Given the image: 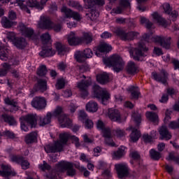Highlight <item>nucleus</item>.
I'll list each match as a JSON object with an SVG mask.
<instances>
[{
  "label": "nucleus",
  "instance_id": "obj_51",
  "mask_svg": "<svg viewBox=\"0 0 179 179\" xmlns=\"http://www.w3.org/2000/svg\"><path fill=\"white\" fill-rule=\"evenodd\" d=\"M105 138V143L108 145V146L114 147L115 146V143L113 141V138H111V131H110L109 136H103Z\"/></svg>",
  "mask_w": 179,
  "mask_h": 179
},
{
  "label": "nucleus",
  "instance_id": "obj_48",
  "mask_svg": "<svg viewBox=\"0 0 179 179\" xmlns=\"http://www.w3.org/2000/svg\"><path fill=\"white\" fill-rule=\"evenodd\" d=\"M75 59H76L77 62H85V53L83 52L77 51L74 55Z\"/></svg>",
  "mask_w": 179,
  "mask_h": 179
},
{
  "label": "nucleus",
  "instance_id": "obj_33",
  "mask_svg": "<svg viewBox=\"0 0 179 179\" xmlns=\"http://www.w3.org/2000/svg\"><path fill=\"white\" fill-rule=\"evenodd\" d=\"M55 45L59 55H64L65 52H68V51H69V48L62 43L57 42Z\"/></svg>",
  "mask_w": 179,
  "mask_h": 179
},
{
  "label": "nucleus",
  "instance_id": "obj_21",
  "mask_svg": "<svg viewBox=\"0 0 179 179\" xmlns=\"http://www.w3.org/2000/svg\"><path fill=\"white\" fill-rule=\"evenodd\" d=\"M130 6L129 0H121L120 6H117L116 8H113L111 11V13H116L117 15H120L122 13V10L124 8Z\"/></svg>",
  "mask_w": 179,
  "mask_h": 179
},
{
  "label": "nucleus",
  "instance_id": "obj_15",
  "mask_svg": "<svg viewBox=\"0 0 179 179\" xmlns=\"http://www.w3.org/2000/svg\"><path fill=\"white\" fill-rule=\"evenodd\" d=\"M18 29L22 36L28 37V38H31V40H34V30H33V29L27 27L22 23L19 24Z\"/></svg>",
  "mask_w": 179,
  "mask_h": 179
},
{
  "label": "nucleus",
  "instance_id": "obj_14",
  "mask_svg": "<svg viewBox=\"0 0 179 179\" xmlns=\"http://www.w3.org/2000/svg\"><path fill=\"white\" fill-rule=\"evenodd\" d=\"M153 79L157 82H161L163 85L167 84V80H169V73L166 71V70H161L160 73H157L156 72H153L152 73Z\"/></svg>",
  "mask_w": 179,
  "mask_h": 179
},
{
  "label": "nucleus",
  "instance_id": "obj_61",
  "mask_svg": "<svg viewBox=\"0 0 179 179\" xmlns=\"http://www.w3.org/2000/svg\"><path fill=\"white\" fill-rule=\"evenodd\" d=\"M65 86V81H64V80L60 79L57 80V83L56 84V89H57V90H61V89H64Z\"/></svg>",
  "mask_w": 179,
  "mask_h": 179
},
{
  "label": "nucleus",
  "instance_id": "obj_34",
  "mask_svg": "<svg viewBox=\"0 0 179 179\" xmlns=\"http://www.w3.org/2000/svg\"><path fill=\"white\" fill-rule=\"evenodd\" d=\"M37 141V132L32 131L25 136V142L27 145H30L31 143H34V142Z\"/></svg>",
  "mask_w": 179,
  "mask_h": 179
},
{
  "label": "nucleus",
  "instance_id": "obj_5",
  "mask_svg": "<svg viewBox=\"0 0 179 179\" xmlns=\"http://www.w3.org/2000/svg\"><path fill=\"white\" fill-rule=\"evenodd\" d=\"M92 94L103 106H107L108 100H110V93L106 88H101L100 86L94 85L92 87Z\"/></svg>",
  "mask_w": 179,
  "mask_h": 179
},
{
  "label": "nucleus",
  "instance_id": "obj_17",
  "mask_svg": "<svg viewBox=\"0 0 179 179\" xmlns=\"http://www.w3.org/2000/svg\"><path fill=\"white\" fill-rule=\"evenodd\" d=\"M108 117L110 121H113L114 122H121V113L117 109H109Z\"/></svg>",
  "mask_w": 179,
  "mask_h": 179
},
{
  "label": "nucleus",
  "instance_id": "obj_35",
  "mask_svg": "<svg viewBox=\"0 0 179 179\" xmlns=\"http://www.w3.org/2000/svg\"><path fill=\"white\" fill-rule=\"evenodd\" d=\"M145 117L148 120L151 121V122H153V124H157L159 122V115L155 112H147Z\"/></svg>",
  "mask_w": 179,
  "mask_h": 179
},
{
  "label": "nucleus",
  "instance_id": "obj_31",
  "mask_svg": "<svg viewBox=\"0 0 179 179\" xmlns=\"http://www.w3.org/2000/svg\"><path fill=\"white\" fill-rule=\"evenodd\" d=\"M13 43L14 45L20 50H23V48H25L27 45V42H26V39H24V38H17Z\"/></svg>",
  "mask_w": 179,
  "mask_h": 179
},
{
  "label": "nucleus",
  "instance_id": "obj_37",
  "mask_svg": "<svg viewBox=\"0 0 179 179\" xmlns=\"http://www.w3.org/2000/svg\"><path fill=\"white\" fill-rule=\"evenodd\" d=\"M152 17L153 20L161 26H167V21L164 20V18L162 17L157 12H155L152 14Z\"/></svg>",
  "mask_w": 179,
  "mask_h": 179
},
{
  "label": "nucleus",
  "instance_id": "obj_19",
  "mask_svg": "<svg viewBox=\"0 0 179 179\" xmlns=\"http://www.w3.org/2000/svg\"><path fill=\"white\" fill-rule=\"evenodd\" d=\"M51 118H52V113L48 112L45 117H38V124L40 127H45L51 122Z\"/></svg>",
  "mask_w": 179,
  "mask_h": 179
},
{
  "label": "nucleus",
  "instance_id": "obj_58",
  "mask_svg": "<svg viewBox=\"0 0 179 179\" xmlns=\"http://www.w3.org/2000/svg\"><path fill=\"white\" fill-rule=\"evenodd\" d=\"M81 38H83V43H86V44H90V43H92V41H93L92 36L89 34H85L84 36L81 37Z\"/></svg>",
  "mask_w": 179,
  "mask_h": 179
},
{
  "label": "nucleus",
  "instance_id": "obj_32",
  "mask_svg": "<svg viewBox=\"0 0 179 179\" xmlns=\"http://www.w3.org/2000/svg\"><path fill=\"white\" fill-rule=\"evenodd\" d=\"M55 55V51L52 50L51 46L43 47L42 51L39 53L41 57H52Z\"/></svg>",
  "mask_w": 179,
  "mask_h": 179
},
{
  "label": "nucleus",
  "instance_id": "obj_26",
  "mask_svg": "<svg viewBox=\"0 0 179 179\" xmlns=\"http://www.w3.org/2000/svg\"><path fill=\"white\" fill-rule=\"evenodd\" d=\"M164 10L166 15H170L171 17H173V20H176L177 18V16H178V13H177V11L174 10L172 11L171 7H170V4L169 3H165L163 5Z\"/></svg>",
  "mask_w": 179,
  "mask_h": 179
},
{
  "label": "nucleus",
  "instance_id": "obj_10",
  "mask_svg": "<svg viewBox=\"0 0 179 179\" xmlns=\"http://www.w3.org/2000/svg\"><path fill=\"white\" fill-rule=\"evenodd\" d=\"M115 34L123 41H131L139 36V32L130 31L127 33L122 29L117 28L115 30Z\"/></svg>",
  "mask_w": 179,
  "mask_h": 179
},
{
  "label": "nucleus",
  "instance_id": "obj_27",
  "mask_svg": "<svg viewBox=\"0 0 179 179\" xmlns=\"http://www.w3.org/2000/svg\"><path fill=\"white\" fill-rule=\"evenodd\" d=\"M85 109L89 113H97V110H99V104L94 101H90L86 104Z\"/></svg>",
  "mask_w": 179,
  "mask_h": 179
},
{
  "label": "nucleus",
  "instance_id": "obj_40",
  "mask_svg": "<svg viewBox=\"0 0 179 179\" xmlns=\"http://www.w3.org/2000/svg\"><path fill=\"white\" fill-rule=\"evenodd\" d=\"M127 90L131 93V99L139 98V94H141V92H139V87L131 85L127 89Z\"/></svg>",
  "mask_w": 179,
  "mask_h": 179
},
{
  "label": "nucleus",
  "instance_id": "obj_39",
  "mask_svg": "<svg viewBox=\"0 0 179 179\" xmlns=\"http://www.w3.org/2000/svg\"><path fill=\"white\" fill-rule=\"evenodd\" d=\"M61 12L62 13H64L65 17L63 18H61L60 21L64 22L65 20V18L71 19L72 18V15L73 14V10H71V8H68L66 6H63L61 9Z\"/></svg>",
  "mask_w": 179,
  "mask_h": 179
},
{
  "label": "nucleus",
  "instance_id": "obj_53",
  "mask_svg": "<svg viewBox=\"0 0 179 179\" xmlns=\"http://www.w3.org/2000/svg\"><path fill=\"white\" fill-rule=\"evenodd\" d=\"M8 51L3 48H0V59L1 61H8Z\"/></svg>",
  "mask_w": 179,
  "mask_h": 179
},
{
  "label": "nucleus",
  "instance_id": "obj_55",
  "mask_svg": "<svg viewBox=\"0 0 179 179\" xmlns=\"http://www.w3.org/2000/svg\"><path fill=\"white\" fill-rule=\"evenodd\" d=\"M76 167V169H78V170H80V171H81V173H83L84 177H89L90 176V172L89 171H87V169L86 168H85V166H78Z\"/></svg>",
  "mask_w": 179,
  "mask_h": 179
},
{
  "label": "nucleus",
  "instance_id": "obj_4",
  "mask_svg": "<svg viewBox=\"0 0 179 179\" xmlns=\"http://www.w3.org/2000/svg\"><path fill=\"white\" fill-rule=\"evenodd\" d=\"M142 40H143V41H147V43H152V41L158 43L160 44L161 47H163V48H166V50L170 48V45L171 44V38L170 37L166 38L164 36H152V35H149L148 34H145L144 36H143Z\"/></svg>",
  "mask_w": 179,
  "mask_h": 179
},
{
  "label": "nucleus",
  "instance_id": "obj_13",
  "mask_svg": "<svg viewBox=\"0 0 179 179\" xmlns=\"http://www.w3.org/2000/svg\"><path fill=\"white\" fill-rule=\"evenodd\" d=\"M31 105L36 110H44L47 107V101L44 97L35 96L32 99Z\"/></svg>",
  "mask_w": 179,
  "mask_h": 179
},
{
  "label": "nucleus",
  "instance_id": "obj_50",
  "mask_svg": "<svg viewBox=\"0 0 179 179\" xmlns=\"http://www.w3.org/2000/svg\"><path fill=\"white\" fill-rule=\"evenodd\" d=\"M47 72V66H45V65H41L37 70V75H38V76H45Z\"/></svg>",
  "mask_w": 179,
  "mask_h": 179
},
{
  "label": "nucleus",
  "instance_id": "obj_42",
  "mask_svg": "<svg viewBox=\"0 0 179 179\" xmlns=\"http://www.w3.org/2000/svg\"><path fill=\"white\" fill-rule=\"evenodd\" d=\"M1 24L5 29H10L13 26H16V22L10 21L8 17H3L1 19Z\"/></svg>",
  "mask_w": 179,
  "mask_h": 179
},
{
  "label": "nucleus",
  "instance_id": "obj_1",
  "mask_svg": "<svg viewBox=\"0 0 179 179\" xmlns=\"http://www.w3.org/2000/svg\"><path fill=\"white\" fill-rule=\"evenodd\" d=\"M70 136L68 133H62L59 134V141H56L53 144H49L45 146L44 149L47 153H57L58 152H62L64 149V145H66L68 139H69Z\"/></svg>",
  "mask_w": 179,
  "mask_h": 179
},
{
  "label": "nucleus",
  "instance_id": "obj_54",
  "mask_svg": "<svg viewBox=\"0 0 179 179\" xmlns=\"http://www.w3.org/2000/svg\"><path fill=\"white\" fill-rule=\"evenodd\" d=\"M87 119V113L85 110H80L78 113V120L82 121V122H85Z\"/></svg>",
  "mask_w": 179,
  "mask_h": 179
},
{
  "label": "nucleus",
  "instance_id": "obj_6",
  "mask_svg": "<svg viewBox=\"0 0 179 179\" xmlns=\"http://www.w3.org/2000/svg\"><path fill=\"white\" fill-rule=\"evenodd\" d=\"M38 27L41 29H46L48 30H54L56 33H58L62 30V25L60 24H54L51 22L50 17L45 16H41L40 21L38 22Z\"/></svg>",
  "mask_w": 179,
  "mask_h": 179
},
{
  "label": "nucleus",
  "instance_id": "obj_36",
  "mask_svg": "<svg viewBox=\"0 0 179 179\" xmlns=\"http://www.w3.org/2000/svg\"><path fill=\"white\" fill-rule=\"evenodd\" d=\"M36 87V90H40V92L43 93V92L47 90V80L43 79H38Z\"/></svg>",
  "mask_w": 179,
  "mask_h": 179
},
{
  "label": "nucleus",
  "instance_id": "obj_30",
  "mask_svg": "<svg viewBox=\"0 0 179 179\" xmlns=\"http://www.w3.org/2000/svg\"><path fill=\"white\" fill-rule=\"evenodd\" d=\"M96 127L98 129H101L103 134V136H110V131H111L109 127H106V124L101 120H99L96 123Z\"/></svg>",
  "mask_w": 179,
  "mask_h": 179
},
{
  "label": "nucleus",
  "instance_id": "obj_49",
  "mask_svg": "<svg viewBox=\"0 0 179 179\" xmlns=\"http://www.w3.org/2000/svg\"><path fill=\"white\" fill-rule=\"evenodd\" d=\"M168 162H175L179 164V155L174 154V152H170L168 157H166Z\"/></svg>",
  "mask_w": 179,
  "mask_h": 179
},
{
  "label": "nucleus",
  "instance_id": "obj_8",
  "mask_svg": "<svg viewBox=\"0 0 179 179\" xmlns=\"http://www.w3.org/2000/svg\"><path fill=\"white\" fill-rule=\"evenodd\" d=\"M56 170L60 173L67 171V176L70 177H73L76 174V170L73 169V163L61 161L56 164Z\"/></svg>",
  "mask_w": 179,
  "mask_h": 179
},
{
  "label": "nucleus",
  "instance_id": "obj_9",
  "mask_svg": "<svg viewBox=\"0 0 179 179\" xmlns=\"http://www.w3.org/2000/svg\"><path fill=\"white\" fill-rule=\"evenodd\" d=\"M145 51H148L146 45L143 43L140 42L138 48H131L129 50V53L134 61H143V59L142 57H145V53H143Z\"/></svg>",
  "mask_w": 179,
  "mask_h": 179
},
{
  "label": "nucleus",
  "instance_id": "obj_56",
  "mask_svg": "<svg viewBox=\"0 0 179 179\" xmlns=\"http://www.w3.org/2000/svg\"><path fill=\"white\" fill-rule=\"evenodd\" d=\"M130 157L134 160H140L141 159V155L138 151H131L129 154Z\"/></svg>",
  "mask_w": 179,
  "mask_h": 179
},
{
  "label": "nucleus",
  "instance_id": "obj_57",
  "mask_svg": "<svg viewBox=\"0 0 179 179\" xmlns=\"http://www.w3.org/2000/svg\"><path fill=\"white\" fill-rule=\"evenodd\" d=\"M99 12H97V10L92 9L90 13L89 16L91 20H96V19H97V17H99Z\"/></svg>",
  "mask_w": 179,
  "mask_h": 179
},
{
  "label": "nucleus",
  "instance_id": "obj_16",
  "mask_svg": "<svg viewBox=\"0 0 179 179\" xmlns=\"http://www.w3.org/2000/svg\"><path fill=\"white\" fill-rule=\"evenodd\" d=\"M20 120L21 121H25L27 124L31 125V128H36L37 126V116L36 115H26L24 116H22Z\"/></svg>",
  "mask_w": 179,
  "mask_h": 179
},
{
  "label": "nucleus",
  "instance_id": "obj_20",
  "mask_svg": "<svg viewBox=\"0 0 179 179\" xmlns=\"http://www.w3.org/2000/svg\"><path fill=\"white\" fill-rule=\"evenodd\" d=\"M11 160L13 162H16V163H18L19 164H20L23 170H27V169L30 167V163H29L27 160L24 159L23 157L13 156L12 157Z\"/></svg>",
  "mask_w": 179,
  "mask_h": 179
},
{
  "label": "nucleus",
  "instance_id": "obj_41",
  "mask_svg": "<svg viewBox=\"0 0 179 179\" xmlns=\"http://www.w3.org/2000/svg\"><path fill=\"white\" fill-rule=\"evenodd\" d=\"M127 71L130 75L138 73V66L134 62H129L127 66Z\"/></svg>",
  "mask_w": 179,
  "mask_h": 179
},
{
  "label": "nucleus",
  "instance_id": "obj_63",
  "mask_svg": "<svg viewBox=\"0 0 179 179\" xmlns=\"http://www.w3.org/2000/svg\"><path fill=\"white\" fill-rule=\"evenodd\" d=\"M85 128H87V129H90L91 128H93V121L90 119H87L85 122Z\"/></svg>",
  "mask_w": 179,
  "mask_h": 179
},
{
  "label": "nucleus",
  "instance_id": "obj_18",
  "mask_svg": "<svg viewBox=\"0 0 179 179\" xmlns=\"http://www.w3.org/2000/svg\"><path fill=\"white\" fill-rule=\"evenodd\" d=\"M69 45H79L83 43V38H79L75 35V32H71L67 38Z\"/></svg>",
  "mask_w": 179,
  "mask_h": 179
},
{
  "label": "nucleus",
  "instance_id": "obj_22",
  "mask_svg": "<svg viewBox=\"0 0 179 179\" xmlns=\"http://www.w3.org/2000/svg\"><path fill=\"white\" fill-rule=\"evenodd\" d=\"M1 169L2 171L0 170V176H1V177H9V176H16V172L12 171V169H10V167H9V166L8 165H1Z\"/></svg>",
  "mask_w": 179,
  "mask_h": 179
},
{
  "label": "nucleus",
  "instance_id": "obj_46",
  "mask_svg": "<svg viewBox=\"0 0 179 179\" xmlns=\"http://www.w3.org/2000/svg\"><path fill=\"white\" fill-rule=\"evenodd\" d=\"M67 5L70 6V8H74L77 9V10H83V7L78 1H75L73 0L69 1L67 3Z\"/></svg>",
  "mask_w": 179,
  "mask_h": 179
},
{
  "label": "nucleus",
  "instance_id": "obj_3",
  "mask_svg": "<svg viewBox=\"0 0 179 179\" xmlns=\"http://www.w3.org/2000/svg\"><path fill=\"white\" fill-rule=\"evenodd\" d=\"M103 63L107 66H113L115 72H121L124 69V61L118 55H113L109 58L103 59Z\"/></svg>",
  "mask_w": 179,
  "mask_h": 179
},
{
  "label": "nucleus",
  "instance_id": "obj_47",
  "mask_svg": "<svg viewBox=\"0 0 179 179\" xmlns=\"http://www.w3.org/2000/svg\"><path fill=\"white\" fill-rule=\"evenodd\" d=\"M150 157L152 160H160L162 159V154L155 149H152L150 150Z\"/></svg>",
  "mask_w": 179,
  "mask_h": 179
},
{
  "label": "nucleus",
  "instance_id": "obj_25",
  "mask_svg": "<svg viewBox=\"0 0 179 179\" xmlns=\"http://www.w3.org/2000/svg\"><path fill=\"white\" fill-rule=\"evenodd\" d=\"M111 50V45L104 42L101 43L98 47V52H96V55H97V57H100V52H110Z\"/></svg>",
  "mask_w": 179,
  "mask_h": 179
},
{
  "label": "nucleus",
  "instance_id": "obj_38",
  "mask_svg": "<svg viewBox=\"0 0 179 179\" xmlns=\"http://www.w3.org/2000/svg\"><path fill=\"white\" fill-rule=\"evenodd\" d=\"M129 129H131V134H130V139H131L132 142H136L141 138V131L138 130V129H135L132 127H130Z\"/></svg>",
  "mask_w": 179,
  "mask_h": 179
},
{
  "label": "nucleus",
  "instance_id": "obj_7",
  "mask_svg": "<svg viewBox=\"0 0 179 179\" xmlns=\"http://www.w3.org/2000/svg\"><path fill=\"white\" fill-rule=\"evenodd\" d=\"M52 115L55 117H59L58 120L62 128H71L72 127V120L66 115L62 113V107H57Z\"/></svg>",
  "mask_w": 179,
  "mask_h": 179
},
{
  "label": "nucleus",
  "instance_id": "obj_24",
  "mask_svg": "<svg viewBox=\"0 0 179 179\" xmlns=\"http://www.w3.org/2000/svg\"><path fill=\"white\" fill-rule=\"evenodd\" d=\"M96 80L101 85H106L110 82V76L107 73H101L96 76Z\"/></svg>",
  "mask_w": 179,
  "mask_h": 179
},
{
  "label": "nucleus",
  "instance_id": "obj_29",
  "mask_svg": "<svg viewBox=\"0 0 179 179\" xmlns=\"http://www.w3.org/2000/svg\"><path fill=\"white\" fill-rule=\"evenodd\" d=\"M159 132V135L162 136L161 139H166V141H169L171 138V134L169 131V129H167V127L166 126L161 127Z\"/></svg>",
  "mask_w": 179,
  "mask_h": 179
},
{
  "label": "nucleus",
  "instance_id": "obj_45",
  "mask_svg": "<svg viewBox=\"0 0 179 179\" xmlns=\"http://www.w3.org/2000/svg\"><path fill=\"white\" fill-rule=\"evenodd\" d=\"M125 155V148L124 147H122L121 148H119L116 152H113V157L116 160H118L121 159V157H123Z\"/></svg>",
  "mask_w": 179,
  "mask_h": 179
},
{
  "label": "nucleus",
  "instance_id": "obj_44",
  "mask_svg": "<svg viewBox=\"0 0 179 179\" xmlns=\"http://www.w3.org/2000/svg\"><path fill=\"white\" fill-rule=\"evenodd\" d=\"M155 138H156V131H152L151 132V135L143 134V141L145 142V143H150V142H152Z\"/></svg>",
  "mask_w": 179,
  "mask_h": 179
},
{
  "label": "nucleus",
  "instance_id": "obj_64",
  "mask_svg": "<svg viewBox=\"0 0 179 179\" xmlns=\"http://www.w3.org/2000/svg\"><path fill=\"white\" fill-rule=\"evenodd\" d=\"M115 132L117 138H122V136H125V131L124 130H121V129H117Z\"/></svg>",
  "mask_w": 179,
  "mask_h": 179
},
{
  "label": "nucleus",
  "instance_id": "obj_59",
  "mask_svg": "<svg viewBox=\"0 0 179 179\" xmlns=\"http://www.w3.org/2000/svg\"><path fill=\"white\" fill-rule=\"evenodd\" d=\"M39 169L42 170V171H45V170H51V166L48 164L45 161H43V164H39Z\"/></svg>",
  "mask_w": 179,
  "mask_h": 179
},
{
  "label": "nucleus",
  "instance_id": "obj_52",
  "mask_svg": "<svg viewBox=\"0 0 179 179\" xmlns=\"http://www.w3.org/2000/svg\"><path fill=\"white\" fill-rule=\"evenodd\" d=\"M41 40L43 44H47V43L51 40V36H50L48 32H46L41 36Z\"/></svg>",
  "mask_w": 179,
  "mask_h": 179
},
{
  "label": "nucleus",
  "instance_id": "obj_11",
  "mask_svg": "<svg viewBox=\"0 0 179 179\" xmlns=\"http://www.w3.org/2000/svg\"><path fill=\"white\" fill-rule=\"evenodd\" d=\"M92 86V79L87 80L81 79V80L77 83V87L79 89L80 94L81 97H87L89 96V87Z\"/></svg>",
  "mask_w": 179,
  "mask_h": 179
},
{
  "label": "nucleus",
  "instance_id": "obj_23",
  "mask_svg": "<svg viewBox=\"0 0 179 179\" xmlns=\"http://www.w3.org/2000/svg\"><path fill=\"white\" fill-rule=\"evenodd\" d=\"M4 103L5 104H7V106H11L12 107H13V108L10 110L11 113H13V111H17L19 110V106H17V101H16L15 99L7 96L4 99Z\"/></svg>",
  "mask_w": 179,
  "mask_h": 179
},
{
  "label": "nucleus",
  "instance_id": "obj_60",
  "mask_svg": "<svg viewBox=\"0 0 179 179\" xmlns=\"http://www.w3.org/2000/svg\"><path fill=\"white\" fill-rule=\"evenodd\" d=\"M1 136H6L7 138H10V139H13L15 138V133L10 131H6L1 134Z\"/></svg>",
  "mask_w": 179,
  "mask_h": 179
},
{
  "label": "nucleus",
  "instance_id": "obj_28",
  "mask_svg": "<svg viewBox=\"0 0 179 179\" xmlns=\"http://www.w3.org/2000/svg\"><path fill=\"white\" fill-rule=\"evenodd\" d=\"M87 9H92L94 5H104V0H83Z\"/></svg>",
  "mask_w": 179,
  "mask_h": 179
},
{
  "label": "nucleus",
  "instance_id": "obj_43",
  "mask_svg": "<svg viewBox=\"0 0 179 179\" xmlns=\"http://www.w3.org/2000/svg\"><path fill=\"white\" fill-rule=\"evenodd\" d=\"M1 117L3 121L9 124V125H16V120H15V117H13V116L3 114Z\"/></svg>",
  "mask_w": 179,
  "mask_h": 179
},
{
  "label": "nucleus",
  "instance_id": "obj_62",
  "mask_svg": "<svg viewBox=\"0 0 179 179\" xmlns=\"http://www.w3.org/2000/svg\"><path fill=\"white\" fill-rule=\"evenodd\" d=\"M83 52L85 58H92L93 57V52L90 48L84 50Z\"/></svg>",
  "mask_w": 179,
  "mask_h": 179
},
{
  "label": "nucleus",
  "instance_id": "obj_12",
  "mask_svg": "<svg viewBox=\"0 0 179 179\" xmlns=\"http://www.w3.org/2000/svg\"><path fill=\"white\" fill-rule=\"evenodd\" d=\"M115 169L118 178H124L127 177L128 174H129V169L127 164H115Z\"/></svg>",
  "mask_w": 179,
  "mask_h": 179
},
{
  "label": "nucleus",
  "instance_id": "obj_2",
  "mask_svg": "<svg viewBox=\"0 0 179 179\" xmlns=\"http://www.w3.org/2000/svg\"><path fill=\"white\" fill-rule=\"evenodd\" d=\"M48 0H41V1H37V0H29V1H24L22 0H17V5L20 6V9L25 10L27 13H30V10L29 8H36L38 10H43L45 3Z\"/></svg>",
  "mask_w": 179,
  "mask_h": 179
}]
</instances>
